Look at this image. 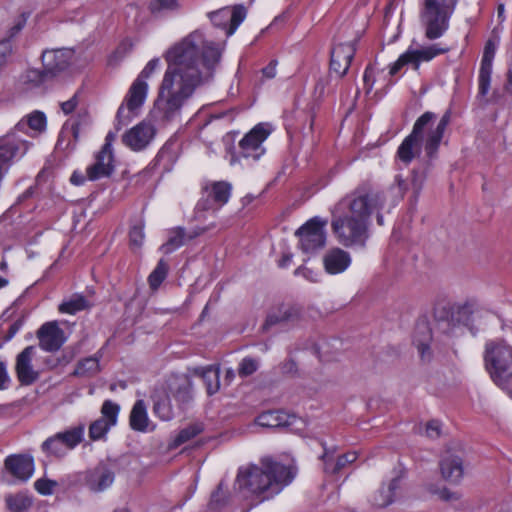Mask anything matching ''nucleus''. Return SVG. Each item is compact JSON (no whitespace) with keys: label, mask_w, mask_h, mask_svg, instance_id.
<instances>
[{"label":"nucleus","mask_w":512,"mask_h":512,"mask_svg":"<svg viewBox=\"0 0 512 512\" xmlns=\"http://www.w3.org/2000/svg\"><path fill=\"white\" fill-rule=\"evenodd\" d=\"M292 417L287 415L283 411L270 410L261 413L255 420V422L262 427L266 428H277L282 426H289L293 422L290 420Z\"/></svg>","instance_id":"obj_33"},{"label":"nucleus","mask_w":512,"mask_h":512,"mask_svg":"<svg viewBox=\"0 0 512 512\" xmlns=\"http://www.w3.org/2000/svg\"><path fill=\"white\" fill-rule=\"evenodd\" d=\"M6 503L11 512H23L32 505L31 499L22 494L6 497Z\"/></svg>","instance_id":"obj_42"},{"label":"nucleus","mask_w":512,"mask_h":512,"mask_svg":"<svg viewBox=\"0 0 512 512\" xmlns=\"http://www.w3.org/2000/svg\"><path fill=\"white\" fill-rule=\"evenodd\" d=\"M53 82L47 71L43 69L29 68L19 78V83L25 90H46Z\"/></svg>","instance_id":"obj_27"},{"label":"nucleus","mask_w":512,"mask_h":512,"mask_svg":"<svg viewBox=\"0 0 512 512\" xmlns=\"http://www.w3.org/2000/svg\"><path fill=\"white\" fill-rule=\"evenodd\" d=\"M327 83H328V80L323 79V78H320L316 82L314 91L316 94H318V97H322L324 95Z\"/></svg>","instance_id":"obj_61"},{"label":"nucleus","mask_w":512,"mask_h":512,"mask_svg":"<svg viewBox=\"0 0 512 512\" xmlns=\"http://www.w3.org/2000/svg\"><path fill=\"white\" fill-rule=\"evenodd\" d=\"M363 79H364L365 87H367L368 91H370L373 87L374 80L372 79V71L369 66L366 67V69H365Z\"/></svg>","instance_id":"obj_62"},{"label":"nucleus","mask_w":512,"mask_h":512,"mask_svg":"<svg viewBox=\"0 0 512 512\" xmlns=\"http://www.w3.org/2000/svg\"><path fill=\"white\" fill-rule=\"evenodd\" d=\"M504 91L512 98V66L509 67L506 74Z\"/></svg>","instance_id":"obj_60"},{"label":"nucleus","mask_w":512,"mask_h":512,"mask_svg":"<svg viewBox=\"0 0 512 512\" xmlns=\"http://www.w3.org/2000/svg\"><path fill=\"white\" fill-rule=\"evenodd\" d=\"M90 307L88 300L79 294H74L67 300L63 301L58 310L63 314L74 315L80 311L86 310Z\"/></svg>","instance_id":"obj_37"},{"label":"nucleus","mask_w":512,"mask_h":512,"mask_svg":"<svg viewBox=\"0 0 512 512\" xmlns=\"http://www.w3.org/2000/svg\"><path fill=\"white\" fill-rule=\"evenodd\" d=\"M457 2L458 0L423 1L420 20L428 40H436L446 33Z\"/></svg>","instance_id":"obj_6"},{"label":"nucleus","mask_w":512,"mask_h":512,"mask_svg":"<svg viewBox=\"0 0 512 512\" xmlns=\"http://www.w3.org/2000/svg\"><path fill=\"white\" fill-rule=\"evenodd\" d=\"M484 366L492 381L512 398V346L504 341L485 344Z\"/></svg>","instance_id":"obj_5"},{"label":"nucleus","mask_w":512,"mask_h":512,"mask_svg":"<svg viewBox=\"0 0 512 512\" xmlns=\"http://www.w3.org/2000/svg\"><path fill=\"white\" fill-rule=\"evenodd\" d=\"M324 268L329 274L344 272L351 264L350 254L341 248L329 250L323 257Z\"/></svg>","instance_id":"obj_29"},{"label":"nucleus","mask_w":512,"mask_h":512,"mask_svg":"<svg viewBox=\"0 0 512 512\" xmlns=\"http://www.w3.org/2000/svg\"><path fill=\"white\" fill-rule=\"evenodd\" d=\"M85 424H78L48 437L41 450L48 457L63 458L84 440Z\"/></svg>","instance_id":"obj_8"},{"label":"nucleus","mask_w":512,"mask_h":512,"mask_svg":"<svg viewBox=\"0 0 512 512\" xmlns=\"http://www.w3.org/2000/svg\"><path fill=\"white\" fill-rule=\"evenodd\" d=\"M327 223L326 219L315 216L296 230L295 236L299 238V248L304 253L313 254L325 246Z\"/></svg>","instance_id":"obj_9"},{"label":"nucleus","mask_w":512,"mask_h":512,"mask_svg":"<svg viewBox=\"0 0 512 512\" xmlns=\"http://www.w3.org/2000/svg\"><path fill=\"white\" fill-rule=\"evenodd\" d=\"M258 366L257 360L251 357H245L239 363L238 374L242 378L248 377L257 371Z\"/></svg>","instance_id":"obj_47"},{"label":"nucleus","mask_w":512,"mask_h":512,"mask_svg":"<svg viewBox=\"0 0 512 512\" xmlns=\"http://www.w3.org/2000/svg\"><path fill=\"white\" fill-rule=\"evenodd\" d=\"M439 497L444 501H456L460 499L461 495L458 492L443 488L439 491Z\"/></svg>","instance_id":"obj_57"},{"label":"nucleus","mask_w":512,"mask_h":512,"mask_svg":"<svg viewBox=\"0 0 512 512\" xmlns=\"http://www.w3.org/2000/svg\"><path fill=\"white\" fill-rule=\"evenodd\" d=\"M324 452L320 456V459L324 462V471L331 474L339 473L347 464H351L356 461L357 454L356 452H348L343 454L337 458L335 464L332 463V455L335 450H330L326 447V443H321Z\"/></svg>","instance_id":"obj_31"},{"label":"nucleus","mask_w":512,"mask_h":512,"mask_svg":"<svg viewBox=\"0 0 512 512\" xmlns=\"http://www.w3.org/2000/svg\"><path fill=\"white\" fill-rule=\"evenodd\" d=\"M24 320L23 319H17L12 324H10L7 334L5 336V341L11 340L21 329L23 326Z\"/></svg>","instance_id":"obj_56"},{"label":"nucleus","mask_w":512,"mask_h":512,"mask_svg":"<svg viewBox=\"0 0 512 512\" xmlns=\"http://www.w3.org/2000/svg\"><path fill=\"white\" fill-rule=\"evenodd\" d=\"M169 265L164 259H160L154 270L148 276V284L152 291L158 290L160 285L167 278Z\"/></svg>","instance_id":"obj_39"},{"label":"nucleus","mask_w":512,"mask_h":512,"mask_svg":"<svg viewBox=\"0 0 512 512\" xmlns=\"http://www.w3.org/2000/svg\"><path fill=\"white\" fill-rule=\"evenodd\" d=\"M448 51L449 48H442L439 44H433L420 49L409 48L391 65L389 74L392 76L396 75L404 66L409 64L413 65L414 69H418L421 62H428Z\"/></svg>","instance_id":"obj_11"},{"label":"nucleus","mask_w":512,"mask_h":512,"mask_svg":"<svg viewBox=\"0 0 512 512\" xmlns=\"http://www.w3.org/2000/svg\"><path fill=\"white\" fill-rule=\"evenodd\" d=\"M82 479L90 490L101 492L112 485L115 472L109 464L100 462L95 467L86 470Z\"/></svg>","instance_id":"obj_16"},{"label":"nucleus","mask_w":512,"mask_h":512,"mask_svg":"<svg viewBox=\"0 0 512 512\" xmlns=\"http://www.w3.org/2000/svg\"><path fill=\"white\" fill-rule=\"evenodd\" d=\"M400 478H393L387 487H381L374 496L373 504L377 507H386L394 502L395 491L400 487Z\"/></svg>","instance_id":"obj_36"},{"label":"nucleus","mask_w":512,"mask_h":512,"mask_svg":"<svg viewBox=\"0 0 512 512\" xmlns=\"http://www.w3.org/2000/svg\"><path fill=\"white\" fill-rule=\"evenodd\" d=\"M56 482L49 479H38L34 483V488L41 495H50L53 493Z\"/></svg>","instance_id":"obj_49"},{"label":"nucleus","mask_w":512,"mask_h":512,"mask_svg":"<svg viewBox=\"0 0 512 512\" xmlns=\"http://www.w3.org/2000/svg\"><path fill=\"white\" fill-rule=\"evenodd\" d=\"M451 110L448 109L435 128L432 127L437 116L431 111L423 113L414 123L411 133L405 137L397 150V158L408 165L421 153V142L428 158L433 159L438 153L444 133L451 122Z\"/></svg>","instance_id":"obj_4"},{"label":"nucleus","mask_w":512,"mask_h":512,"mask_svg":"<svg viewBox=\"0 0 512 512\" xmlns=\"http://www.w3.org/2000/svg\"><path fill=\"white\" fill-rule=\"evenodd\" d=\"M276 64V61H271L266 67L262 69V73L266 78L272 79L276 76Z\"/></svg>","instance_id":"obj_59"},{"label":"nucleus","mask_w":512,"mask_h":512,"mask_svg":"<svg viewBox=\"0 0 512 512\" xmlns=\"http://www.w3.org/2000/svg\"><path fill=\"white\" fill-rule=\"evenodd\" d=\"M11 385V378L7 370V363L0 361V390H6Z\"/></svg>","instance_id":"obj_51"},{"label":"nucleus","mask_w":512,"mask_h":512,"mask_svg":"<svg viewBox=\"0 0 512 512\" xmlns=\"http://www.w3.org/2000/svg\"><path fill=\"white\" fill-rule=\"evenodd\" d=\"M201 230L187 232L183 227H174L168 230L167 240L160 246V251L166 255L171 254L187 241L193 240L201 234Z\"/></svg>","instance_id":"obj_26"},{"label":"nucleus","mask_w":512,"mask_h":512,"mask_svg":"<svg viewBox=\"0 0 512 512\" xmlns=\"http://www.w3.org/2000/svg\"><path fill=\"white\" fill-rule=\"evenodd\" d=\"M203 431L202 424L195 423L191 424L188 427L182 429L177 436L175 437L173 444L174 446H180L189 440L193 439L197 435H199Z\"/></svg>","instance_id":"obj_41"},{"label":"nucleus","mask_w":512,"mask_h":512,"mask_svg":"<svg viewBox=\"0 0 512 512\" xmlns=\"http://www.w3.org/2000/svg\"><path fill=\"white\" fill-rule=\"evenodd\" d=\"M168 68L155 101L163 119L171 121L180 116L181 109L197 86L213 77L221 59L219 45L207 41L196 30L165 54Z\"/></svg>","instance_id":"obj_1"},{"label":"nucleus","mask_w":512,"mask_h":512,"mask_svg":"<svg viewBox=\"0 0 512 512\" xmlns=\"http://www.w3.org/2000/svg\"><path fill=\"white\" fill-rule=\"evenodd\" d=\"M439 465L445 480L456 483L463 477V461L459 456L446 453Z\"/></svg>","instance_id":"obj_30"},{"label":"nucleus","mask_w":512,"mask_h":512,"mask_svg":"<svg viewBox=\"0 0 512 512\" xmlns=\"http://www.w3.org/2000/svg\"><path fill=\"white\" fill-rule=\"evenodd\" d=\"M120 407L118 404L112 402L111 400H106L102 404L100 418H104L109 424L112 426L116 425L117 417L119 414Z\"/></svg>","instance_id":"obj_44"},{"label":"nucleus","mask_w":512,"mask_h":512,"mask_svg":"<svg viewBox=\"0 0 512 512\" xmlns=\"http://www.w3.org/2000/svg\"><path fill=\"white\" fill-rule=\"evenodd\" d=\"M4 466L14 477L26 481L34 471V460L29 455H10L4 461Z\"/></svg>","instance_id":"obj_25"},{"label":"nucleus","mask_w":512,"mask_h":512,"mask_svg":"<svg viewBox=\"0 0 512 512\" xmlns=\"http://www.w3.org/2000/svg\"><path fill=\"white\" fill-rule=\"evenodd\" d=\"M212 24L224 31L225 36H231L246 17V9L243 5H235L210 12L208 14Z\"/></svg>","instance_id":"obj_14"},{"label":"nucleus","mask_w":512,"mask_h":512,"mask_svg":"<svg viewBox=\"0 0 512 512\" xmlns=\"http://www.w3.org/2000/svg\"><path fill=\"white\" fill-rule=\"evenodd\" d=\"M35 355L36 348L27 346L16 357L15 372L21 385H31L39 378V373L32 366Z\"/></svg>","instance_id":"obj_20"},{"label":"nucleus","mask_w":512,"mask_h":512,"mask_svg":"<svg viewBox=\"0 0 512 512\" xmlns=\"http://www.w3.org/2000/svg\"><path fill=\"white\" fill-rule=\"evenodd\" d=\"M383 191L364 182L343 197L334 207L331 228L339 243L346 247H364L369 237L370 218L383 209Z\"/></svg>","instance_id":"obj_2"},{"label":"nucleus","mask_w":512,"mask_h":512,"mask_svg":"<svg viewBox=\"0 0 512 512\" xmlns=\"http://www.w3.org/2000/svg\"><path fill=\"white\" fill-rule=\"evenodd\" d=\"M151 398L153 401V413L159 419L169 421L174 417L170 394L164 387H156L152 392Z\"/></svg>","instance_id":"obj_28"},{"label":"nucleus","mask_w":512,"mask_h":512,"mask_svg":"<svg viewBox=\"0 0 512 512\" xmlns=\"http://www.w3.org/2000/svg\"><path fill=\"white\" fill-rule=\"evenodd\" d=\"M113 427L104 418L93 421L89 426V437L93 441L103 439L108 431Z\"/></svg>","instance_id":"obj_43"},{"label":"nucleus","mask_w":512,"mask_h":512,"mask_svg":"<svg viewBox=\"0 0 512 512\" xmlns=\"http://www.w3.org/2000/svg\"><path fill=\"white\" fill-rule=\"evenodd\" d=\"M300 314L301 309L299 307L291 304H282L267 315L263 329L267 330L275 325L286 326L295 323L299 320Z\"/></svg>","instance_id":"obj_23"},{"label":"nucleus","mask_w":512,"mask_h":512,"mask_svg":"<svg viewBox=\"0 0 512 512\" xmlns=\"http://www.w3.org/2000/svg\"><path fill=\"white\" fill-rule=\"evenodd\" d=\"M356 53V42L340 43L333 47L330 57V71L344 77Z\"/></svg>","instance_id":"obj_19"},{"label":"nucleus","mask_w":512,"mask_h":512,"mask_svg":"<svg viewBox=\"0 0 512 512\" xmlns=\"http://www.w3.org/2000/svg\"><path fill=\"white\" fill-rule=\"evenodd\" d=\"M433 340L432 330L426 321L417 322L412 343L416 347L422 361H430L433 357L431 343Z\"/></svg>","instance_id":"obj_22"},{"label":"nucleus","mask_w":512,"mask_h":512,"mask_svg":"<svg viewBox=\"0 0 512 512\" xmlns=\"http://www.w3.org/2000/svg\"><path fill=\"white\" fill-rule=\"evenodd\" d=\"M144 222L138 221L136 224L131 226L129 231L130 245L135 248H140L144 242Z\"/></svg>","instance_id":"obj_45"},{"label":"nucleus","mask_w":512,"mask_h":512,"mask_svg":"<svg viewBox=\"0 0 512 512\" xmlns=\"http://www.w3.org/2000/svg\"><path fill=\"white\" fill-rule=\"evenodd\" d=\"M74 51L71 49H47L42 52L41 60L44 69L54 81L71 65Z\"/></svg>","instance_id":"obj_15"},{"label":"nucleus","mask_w":512,"mask_h":512,"mask_svg":"<svg viewBox=\"0 0 512 512\" xmlns=\"http://www.w3.org/2000/svg\"><path fill=\"white\" fill-rule=\"evenodd\" d=\"M156 130L151 123L142 121L122 136V142L133 151L144 150L155 136Z\"/></svg>","instance_id":"obj_18"},{"label":"nucleus","mask_w":512,"mask_h":512,"mask_svg":"<svg viewBox=\"0 0 512 512\" xmlns=\"http://www.w3.org/2000/svg\"><path fill=\"white\" fill-rule=\"evenodd\" d=\"M113 152L100 150L95 156V163L86 169L87 179L95 181L104 177H110L114 172Z\"/></svg>","instance_id":"obj_24"},{"label":"nucleus","mask_w":512,"mask_h":512,"mask_svg":"<svg viewBox=\"0 0 512 512\" xmlns=\"http://www.w3.org/2000/svg\"><path fill=\"white\" fill-rule=\"evenodd\" d=\"M227 502L226 485L221 481L216 490L212 493L209 506L212 509H219Z\"/></svg>","instance_id":"obj_46"},{"label":"nucleus","mask_w":512,"mask_h":512,"mask_svg":"<svg viewBox=\"0 0 512 512\" xmlns=\"http://www.w3.org/2000/svg\"><path fill=\"white\" fill-rule=\"evenodd\" d=\"M496 52V44L489 39L484 47L478 76V94L476 96L480 105L488 103L487 94L490 90L493 59Z\"/></svg>","instance_id":"obj_12"},{"label":"nucleus","mask_w":512,"mask_h":512,"mask_svg":"<svg viewBox=\"0 0 512 512\" xmlns=\"http://www.w3.org/2000/svg\"><path fill=\"white\" fill-rule=\"evenodd\" d=\"M169 392L182 409L193 398L192 382L188 377L177 378L169 385Z\"/></svg>","instance_id":"obj_32"},{"label":"nucleus","mask_w":512,"mask_h":512,"mask_svg":"<svg viewBox=\"0 0 512 512\" xmlns=\"http://www.w3.org/2000/svg\"><path fill=\"white\" fill-rule=\"evenodd\" d=\"M100 357L101 355H95L87 357L81 360L74 371L77 376H93L100 371Z\"/></svg>","instance_id":"obj_40"},{"label":"nucleus","mask_w":512,"mask_h":512,"mask_svg":"<svg viewBox=\"0 0 512 512\" xmlns=\"http://www.w3.org/2000/svg\"><path fill=\"white\" fill-rule=\"evenodd\" d=\"M148 84L142 79H135L130 86L124 102L118 108L115 128L119 131L127 125L131 118L137 114L138 109L144 104L147 97Z\"/></svg>","instance_id":"obj_10"},{"label":"nucleus","mask_w":512,"mask_h":512,"mask_svg":"<svg viewBox=\"0 0 512 512\" xmlns=\"http://www.w3.org/2000/svg\"><path fill=\"white\" fill-rule=\"evenodd\" d=\"M474 303L463 304H437L434 308V319L439 332L454 336L462 326H467L474 313Z\"/></svg>","instance_id":"obj_7"},{"label":"nucleus","mask_w":512,"mask_h":512,"mask_svg":"<svg viewBox=\"0 0 512 512\" xmlns=\"http://www.w3.org/2000/svg\"><path fill=\"white\" fill-rule=\"evenodd\" d=\"M129 424L132 430L146 432L149 425L147 408L144 400H137L130 412Z\"/></svg>","instance_id":"obj_34"},{"label":"nucleus","mask_w":512,"mask_h":512,"mask_svg":"<svg viewBox=\"0 0 512 512\" xmlns=\"http://www.w3.org/2000/svg\"><path fill=\"white\" fill-rule=\"evenodd\" d=\"M269 131L263 124L256 125L239 142L238 154L240 157L257 161L265 153L262 143L268 137Z\"/></svg>","instance_id":"obj_13"},{"label":"nucleus","mask_w":512,"mask_h":512,"mask_svg":"<svg viewBox=\"0 0 512 512\" xmlns=\"http://www.w3.org/2000/svg\"><path fill=\"white\" fill-rule=\"evenodd\" d=\"M202 191L206 195L203 209L221 208L231 197L232 184L228 181H212L207 183Z\"/></svg>","instance_id":"obj_21"},{"label":"nucleus","mask_w":512,"mask_h":512,"mask_svg":"<svg viewBox=\"0 0 512 512\" xmlns=\"http://www.w3.org/2000/svg\"><path fill=\"white\" fill-rule=\"evenodd\" d=\"M39 347L47 352L58 351L66 341L65 332L57 321L46 322L37 330Z\"/></svg>","instance_id":"obj_17"},{"label":"nucleus","mask_w":512,"mask_h":512,"mask_svg":"<svg viewBox=\"0 0 512 512\" xmlns=\"http://www.w3.org/2000/svg\"><path fill=\"white\" fill-rule=\"evenodd\" d=\"M440 423L438 421H429L426 425V435L430 438H438L440 436Z\"/></svg>","instance_id":"obj_54"},{"label":"nucleus","mask_w":512,"mask_h":512,"mask_svg":"<svg viewBox=\"0 0 512 512\" xmlns=\"http://www.w3.org/2000/svg\"><path fill=\"white\" fill-rule=\"evenodd\" d=\"M177 8V0H154L150 3V10L153 14L173 11Z\"/></svg>","instance_id":"obj_48"},{"label":"nucleus","mask_w":512,"mask_h":512,"mask_svg":"<svg viewBox=\"0 0 512 512\" xmlns=\"http://www.w3.org/2000/svg\"><path fill=\"white\" fill-rule=\"evenodd\" d=\"M177 158L176 145L172 141L166 142L158 151L154 161L156 165H162L165 169L173 164Z\"/></svg>","instance_id":"obj_38"},{"label":"nucleus","mask_w":512,"mask_h":512,"mask_svg":"<svg viewBox=\"0 0 512 512\" xmlns=\"http://www.w3.org/2000/svg\"><path fill=\"white\" fill-rule=\"evenodd\" d=\"M261 467L249 465L241 467L236 477V485L244 496H261V501L278 494L295 477L291 464H283L270 456L262 457Z\"/></svg>","instance_id":"obj_3"},{"label":"nucleus","mask_w":512,"mask_h":512,"mask_svg":"<svg viewBox=\"0 0 512 512\" xmlns=\"http://www.w3.org/2000/svg\"><path fill=\"white\" fill-rule=\"evenodd\" d=\"M159 65H160L159 58L151 59L146 64V66L144 67V69L141 71V73L138 75V77L136 79H142V80L146 81V79H148L152 75V73L159 67Z\"/></svg>","instance_id":"obj_50"},{"label":"nucleus","mask_w":512,"mask_h":512,"mask_svg":"<svg viewBox=\"0 0 512 512\" xmlns=\"http://www.w3.org/2000/svg\"><path fill=\"white\" fill-rule=\"evenodd\" d=\"M294 275L295 276H302V277H304L305 279H307L308 281H311V282H317V275H316V273H314L313 270H311V269H309L307 267H304V266H300L297 269H295Z\"/></svg>","instance_id":"obj_53"},{"label":"nucleus","mask_w":512,"mask_h":512,"mask_svg":"<svg viewBox=\"0 0 512 512\" xmlns=\"http://www.w3.org/2000/svg\"><path fill=\"white\" fill-rule=\"evenodd\" d=\"M282 374L295 375L297 373V364L293 359H287L280 365Z\"/></svg>","instance_id":"obj_55"},{"label":"nucleus","mask_w":512,"mask_h":512,"mask_svg":"<svg viewBox=\"0 0 512 512\" xmlns=\"http://www.w3.org/2000/svg\"><path fill=\"white\" fill-rule=\"evenodd\" d=\"M194 374L201 377L203 380L207 393L209 395L215 394L220 388L219 369L213 366L205 368H196Z\"/></svg>","instance_id":"obj_35"},{"label":"nucleus","mask_w":512,"mask_h":512,"mask_svg":"<svg viewBox=\"0 0 512 512\" xmlns=\"http://www.w3.org/2000/svg\"><path fill=\"white\" fill-rule=\"evenodd\" d=\"M292 258H293L292 253H289V252L284 253L278 261V266L280 268H287L291 264Z\"/></svg>","instance_id":"obj_63"},{"label":"nucleus","mask_w":512,"mask_h":512,"mask_svg":"<svg viewBox=\"0 0 512 512\" xmlns=\"http://www.w3.org/2000/svg\"><path fill=\"white\" fill-rule=\"evenodd\" d=\"M78 104V92H76L69 100L61 103V109L66 115H68L76 109Z\"/></svg>","instance_id":"obj_52"},{"label":"nucleus","mask_w":512,"mask_h":512,"mask_svg":"<svg viewBox=\"0 0 512 512\" xmlns=\"http://www.w3.org/2000/svg\"><path fill=\"white\" fill-rule=\"evenodd\" d=\"M86 178L83 174L74 172L70 178V181L74 185H83L86 181Z\"/></svg>","instance_id":"obj_64"},{"label":"nucleus","mask_w":512,"mask_h":512,"mask_svg":"<svg viewBox=\"0 0 512 512\" xmlns=\"http://www.w3.org/2000/svg\"><path fill=\"white\" fill-rule=\"evenodd\" d=\"M115 139H116V132L109 131L105 137V143L102 146L101 150L106 151V152H113L112 143L114 142Z\"/></svg>","instance_id":"obj_58"}]
</instances>
